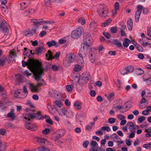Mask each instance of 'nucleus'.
Here are the masks:
<instances>
[{"label": "nucleus", "mask_w": 151, "mask_h": 151, "mask_svg": "<svg viewBox=\"0 0 151 151\" xmlns=\"http://www.w3.org/2000/svg\"><path fill=\"white\" fill-rule=\"evenodd\" d=\"M22 66L25 67L27 65V67L33 73L35 79L37 80V76L40 72V68H42L41 64L38 60L30 58L27 60V62L24 60L22 61Z\"/></svg>", "instance_id": "obj_1"}, {"label": "nucleus", "mask_w": 151, "mask_h": 151, "mask_svg": "<svg viewBox=\"0 0 151 151\" xmlns=\"http://www.w3.org/2000/svg\"><path fill=\"white\" fill-rule=\"evenodd\" d=\"M40 73L39 72V75L37 76L38 79L37 80H35L37 82V85L35 86L32 84L31 82H28V84L29 85V87L32 91L38 92L39 89L37 88V87H40L42 85H45L46 83L44 81V80L41 79V74L43 73V69L42 68H40Z\"/></svg>", "instance_id": "obj_2"}, {"label": "nucleus", "mask_w": 151, "mask_h": 151, "mask_svg": "<svg viewBox=\"0 0 151 151\" xmlns=\"http://www.w3.org/2000/svg\"><path fill=\"white\" fill-rule=\"evenodd\" d=\"M28 113L24 114L23 116L24 118L28 119L29 121L31 119L36 118L37 119H40L42 117V116L40 114V112L34 113L35 111V110H30L29 109H27Z\"/></svg>", "instance_id": "obj_3"}, {"label": "nucleus", "mask_w": 151, "mask_h": 151, "mask_svg": "<svg viewBox=\"0 0 151 151\" xmlns=\"http://www.w3.org/2000/svg\"><path fill=\"white\" fill-rule=\"evenodd\" d=\"M75 55L72 53L67 55L63 61V65L66 67L69 66L71 63L74 62L75 60Z\"/></svg>", "instance_id": "obj_4"}, {"label": "nucleus", "mask_w": 151, "mask_h": 151, "mask_svg": "<svg viewBox=\"0 0 151 151\" xmlns=\"http://www.w3.org/2000/svg\"><path fill=\"white\" fill-rule=\"evenodd\" d=\"M97 13L100 17H106L108 12L106 5L104 4L100 5L97 10Z\"/></svg>", "instance_id": "obj_5"}, {"label": "nucleus", "mask_w": 151, "mask_h": 151, "mask_svg": "<svg viewBox=\"0 0 151 151\" xmlns=\"http://www.w3.org/2000/svg\"><path fill=\"white\" fill-rule=\"evenodd\" d=\"M83 45L85 46L88 47V46H91L93 44V40L90 34L88 33H85L83 35Z\"/></svg>", "instance_id": "obj_6"}, {"label": "nucleus", "mask_w": 151, "mask_h": 151, "mask_svg": "<svg viewBox=\"0 0 151 151\" xmlns=\"http://www.w3.org/2000/svg\"><path fill=\"white\" fill-rule=\"evenodd\" d=\"M90 78L89 73L86 72L83 73L80 77L78 82L80 84H84L86 83Z\"/></svg>", "instance_id": "obj_7"}, {"label": "nucleus", "mask_w": 151, "mask_h": 151, "mask_svg": "<svg viewBox=\"0 0 151 151\" xmlns=\"http://www.w3.org/2000/svg\"><path fill=\"white\" fill-rule=\"evenodd\" d=\"M83 31V28L81 27H79L72 32L71 37L74 39L78 38L81 36Z\"/></svg>", "instance_id": "obj_8"}, {"label": "nucleus", "mask_w": 151, "mask_h": 151, "mask_svg": "<svg viewBox=\"0 0 151 151\" xmlns=\"http://www.w3.org/2000/svg\"><path fill=\"white\" fill-rule=\"evenodd\" d=\"M0 30L3 32L6 35H9L8 25L5 20L0 22Z\"/></svg>", "instance_id": "obj_9"}, {"label": "nucleus", "mask_w": 151, "mask_h": 151, "mask_svg": "<svg viewBox=\"0 0 151 151\" xmlns=\"http://www.w3.org/2000/svg\"><path fill=\"white\" fill-rule=\"evenodd\" d=\"M88 47L86 46H84L83 45H81V47L80 49L79 53V56L81 58V64L83 63V57H85L86 55L87 54V50Z\"/></svg>", "instance_id": "obj_10"}, {"label": "nucleus", "mask_w": 151, "mask_h": 151, "mask_svg": "<svg viewBox=\"0 0 151 151\" xmlns=\"http://www.w3.org/2000/svg\"><path fill=\"white\" fill-rule=\"evenodd\" d=\"M31 22L33 23L34 25L37 27L40 25L44 24H52L54 22L52 21H38V20L36 19H32Z\"/></svg>", "instance_id": "obj_11"}, {"label": "nucleus", "mask_w": 151, "mask_h": 151, "mask_svg": "<svg viewBox=\"0 0 151 151\" xmlns=\"http://www.w3.org/2000/svg\"><path fill=\"white\" fill-rule=\"evenodd\" d=\"M91 147L90 151H101L100 148L98 147L97 142L94 140H91Z\"/></svg>", "instance_id": "obj_12"}, {"label": "nucleus", "mask_w": 151, "mask_h": 151, "mask_svg": "<svg viewBox=\"0 0 151 151\" xmlns=\"http://www.w3.org/2000/svg\"><path fill=\"white\" fill-rule=\"evenodd\" d=\"M96 50L95 49L92 50L91 52L89 53V58L91 63H93L95 61V60L96 57Z\"/></svg>", "instance_id": "obj_13"}, {"label": "nucleus", "mask_w": 151, "mask_h": 151, "mask_svg": "<svg viewBox=\"0 0 151 151\" xmlns=\"http://www.w3.org/2000/svg\"><path fill=\"white\" fill-rule=\"evenodd\" d=\"M36 138L37 139V141L40 144L43 145L46 144V145H48L49 141L45 139L40 137H37Z\"/></svg>", "instance_id": "obj_14"}, {"label": "nucleus", "mask_w": 151, "mask_h": 151, "mask_svg": "<svg viewBox=\"0 0 151 151\" xmlns=\"http://www.w3.org/2000/svg\"><path fill=\"white\" fill-rule=\"evenodd\" d=\"M24 126L27 129L32 131H35L37 129L36 127L31 123H26L24 125Z\"/></svg>", "instance_id": "obj_15"}, {"label": "nucleus", "mask_w": 151, "mask_h": 151, "mask_svg": "<svg viewBox=\"0 0 151 151\" xmlns=\"http://www.w3.org/2000/svg\"><path fill=\"white\" fill-rule=\"evenodd\" d=\"M127 125V126L129 127L128 129L130 131H132L133 130L139 128L137 125H134L133 123L132 122H128Z\"/></svg>", "instance_id": "obj_16"}, {"label": "nucleus", "mask_w": 151, "mask_h": 151, "mask_svg": "<svg viewBox=\"0 0 151 151\" xmlns=\"http://www.w3.org/2000/svg\"><path fill=\"white\" fill-rule=\"evenodd\" d=\"M113 136L114 141L117 143L118 145L124 143L123 141L116 134H114Z\"/></svg>", "instance_id": "obj_17"}, {"label": "nucleus", "mask_w": 151, "mask_h": 151, "mask_svg": "<svg viewBox=\"0 0 151 151\" xmlns=\"http://www.w3.org/2000/svg\"><path fill=\"white\" fill-rule=\"evenodd\" d=\"M30 1H27L20 4L21 10H22L28 7L30 5Z\"/></svg>", "instance_id": "obj_18"}, {"label": "nucleus", "mask_w": 151, "mask_h": 151, "mask_svg": "<svg viewBox=\"0 0 151 151\" xmlns=\"http://www.w3.org/2000/svg\"><path fill=\"white\" fill-rule=\"evenodd\" d=\"M35 10L33 9H30L25 10L23 13V14L25 16H27L33 14L35 12Z\"/></svg>", "instance_id": "obj_19"}, {"label": "nucleus", "mask_w": 151, "mask_h": 151, "mask_svg": "<svg viewBox=\"0 0 151 151\" xmlns=\"http://www.w3.org/2000/svg\"><path fill=\"white\" fill-rule=\"evenodd\" d=\"M7 116L8 118H11L12 120H14L15 119L16 116L14 113V109H11L10 112L7 114Z\"/></svg>", "instance_id": "obj_20"}, {"label": "nucleus", "mask_w": 151, "mask_h": 151, "mask_svg": "<svg viewBox=\"0 0 151 151\" xmlns=\"http://www.w3.org/2000/svg\"><path fill=\"white\" fill-rule=\"evenodd\" d=\"M68 110L66 108H63L58 111L59 114L61 116H65Z\"/></svg>", "instance_id": "obj_21"}, {"label": "nucleus", "mask_w": 151, "mask_h": 151, "mask_svg": "<svg viewBox=\"0 0 151 151\" xmlns=\"http://www.w3.org/2000/svg\"><path fill=\"white\" fill-rule=\"evenodd\" d=\"M133 22L132 20L130 19L127 21V26L128 29L131 31L132 30L133 27Z\"/></svg>", "instance_id": "obj_22"}, {"label": "nucleus", "mask_w": 151, "mask_h": 151, "mask_svg": "<svg viewBox=\"0 0 151 151\" xmlns=\"http://www.w3.org/2000/svg\"><path fill=\"white\" fill-rule=\"evenodd\" d=\"M47 44L49 47H51L55 45L57 47L58 46V43H57L54 40H52L51 41H48L47 42Z\"/></svg>", "instance_id": "obj_23"}, {"label": "nucleus", "mask_w": 151, "mask_h": 151, "mask_svg": "<svg viewBox=\"0 0 151 151\" xmlns=\"http://www.w3.org/2000/svg\"><path fill=\"white\" fill-rule=\"evenodd\" d=\"M36 31V29H33L31 30L27 31L25 32L24 34V35L27 36H32L35 33Z\"/></svg>", "instance_id": "obj_24"}, {"label": "nucleus", "mask_w": 151, "mask_h": 151, "mask_svg": "<svg viewBox=\"0 0 151 151\" xmlns=\"http://www.w3.org/2000/svg\"><path fill=\"white\" fill-rule=\"evenodd\" d=\"M1 9L2 12L4 14H6L8 13V10L6 5H1Z\"/></svg>", "instance_id": "obj_25"}, {"label": "nucleus", "mask_w": 151, "mask_h": 151, "mask_svg": "<svg viewBox=\"0 0 151 151\" xmlns=\"http://www.w3.org/2000/svg\"><path fill=\"white\" fill-rule=\"evenodd\" d=\"M46 56L48 60H51L53 59V55L50 50H48L47 53L46 54Z\"/></svg>", "instance_id": "obj_26"}, {"label": "nucleus", "mask_w": 151, "mask_h": 151, "mask_svg": "<svg viewBox=\"0 0 151 151\" xmlns=\"http://www.w3.org/2000/svg\"><path fill=\"white\" fill-rule=\"evenodd\" d=\"M141 13V11L140 10H137L135 14V21L136 22H139Z\"/></svg>", "instance_id": "obj_27"}, {"label": "nucleus", "mask_w": 151, "mask_h": 151, "mask_svg": "<svg viewBox=\"0 0 151 151\" xmlns=\"http://www.w3.org/2000/svg\"><path fill=\"white\" fill-rule=\"evenodd\" d=\"M113 42L116 46L120 48H121L123 47L121 42L117 40H114L113 41Z\"/></svg>", "instance_id": "obj_28"}, {"label": "nucleus", "mask_w": 151, "mask_h": 151, "mask_svg": "<svg viewBox=\"0 0 151 151\" xmlns=\"http://www.w3.org/2000/svg\"><path fill=\"white\" fill-rule=\"evenodd\" d=\"M81 104L79 102H75L74 104V106L75 108L77 109H80L81 108Z\"/></svg>", "instance_id": "obj_29"}, {"label": "nucleus", "mask_w": 151, "mask_h": 151, "mask_svg": "<svg viewBox=\"0 0 151 151\" xmlns=\"http://www.w3.org/2000/svg\"><path fill=\"white\" fill-rule=\"evenodd\" d=\"M47 106L49 112L52 114H54L55 112V110L54 107L52 106L49 104H47Z\"/></svg>", "instance_id": "obj_30"}, {"label": "nucleus", "mask_w": 151, "mask_h": 151, "mask_svg": "<svg viewBox=\"0 0 151 151\" xmlns=\"http://www.w3.org/2000/svg\"><path fill=\"white\" fill-rule=\"evenodd\" d=\"M6 147V144L4 142H3L0 140V148L2 149L3 150H5Z\"/></svg>", "instance_id": "obj_31"}, {"label": "nucleus", "mask_w": 151, "mask_h": 151, "mask_svg": "<svg viewBox=\"0 0 151 151\" xmlns=\"http://www.w3.org/2000/svg\"><path fill=\"white\" fill-rule=\"evenodd\" d=\"M97 24L94 21H92L91 22L90 24V28L91 30H92L93 29L96 27Z\"/></svg>", "instance_id": "obj_32"}, {"label": "nucleus", "mask_w": 151, "mask_h": 151, "mask_svg": "<svg viewBox=\"0 0 151 151\" xmlns=\"http://www.w3.org/2000/svg\"><path fill=\"white\" fill-rule=\"evenodd\" d=\"M65 131L64 129H60L57 132L59 137H62L65 134Z\"/></svg>", "instance_id": "obj_33"}, {"label": "nucleus", "mask_w": 151, "mask_h": 151, "mask_svg": "<svg viewBox=\"0 0 151 151\" xmlns=\"http://www.w3.org/2000/svg\"><path fill=\"white\" fill-rule=\"evenodd\" d=\"M36 151H50L48 149L42 146L40 147L38 149H36Z\"/></svg>", "instance_id": "obj_34"}, {"label": "nucleus", "mask_w": 151, "mask_h": 151, "mask_svg": "<svg viewBox=\"0 0 151 151\" xmlns=\"http://www.w3.org/2000/svg\"><path fill=\"white\" fill-rule=\"evenodd\" d=\"M6 59V58L5 57H3V58L0 57V66L4 65Z\"/></svg>", "instance_id": "obj_35"}, {"label": "nucleus", "mask_w": 151, "mask_h": 151, "mask_svg": "<svg viewBox=\"0 0 151 151\" xmlns=\"http://www.w3.org/2000/svg\"><path fill=\"white\" fill-rule=\"evenodd\" d=\"M144 71L143 70L140 68H137L136 70V73L137 75H140L143 74Z\"/></svg>", "instance_id": "obj_36"}, {"label": "nucleus", "mask_w": 151, "mask_h": 151, "mask_svg": "<svg viewBox=\"0 0 151 151\" xmlns=\"http://www.w3.org/2000/svg\"><path fill=\"white\" fill-rule=\"evenodd\" d=\"M100 129L101 131H106L107 132H109L111 130V129L109 126H104L101 127Z\"/></svg>", "instance_id": "obj_37"}, {"label": "nucleus", "mask_w": 151, "mask_h": 151, "mask_svg": "<svg viewBox=\"0 0 151 151\" xmlns=\"http://www.w3.org/2000/svg\"><path fill=\"white\" fill-rule=\"evenodd\" d=\"M130 42V41L128 39H125L123 42V45L125 47H127L129 46V43Z\"/></svg>", "instance_id": "obj_38"}, {"label": "nucleus", "mask_w": 151, "mask_h": 151, "mask_svg": "<svg viewBox=\"0 0 151 151\" xmlns=\"http://www.w3.org/2000/svg\"><path fill=\"white\" fill-rule=\"evenodd\" d=\"M57 93L55 91H52L49 92V95L52 97H55L57 98L56 96V94Z\"/></svg>", "instance_id": "obj_39"}, {"label": "nucleus", "mask_w": 151, "mask_h": 151, "mask_svg": "<svg viewBox=\"0 0 151 151\" xmlns=\"http://www.w3.org/2000/svg\"><path fill=\"white\" fill-rule=\"evenodd\" d=\"M111 21V19L107 20L104 23H103L102 24V27H105L106 26L109 24Z\"/></svg>", "instance_id": "obj_40"}, {"label": "nucleus", "mask_w": 151, "mask_h": 151, "mask_svg": "<svg viewBox=\"0 0 151 151\" xmlns=\"http://www.w3.org/2000/svg\"><path fill=\"white\" fill-rule=\"evenodd\" d=\"M78 22L79 23H81V25H83L86 23L85 20L82 17H80L78 19Z\"/></svg>", "instance_id": "obj_41"}, {"label": "nucleus", "mask_w": 151, "mask_h": 151, "mask_svg": "<svg viewBox=\"0 0 151 151\" xmlns=\"http://www.w3.org/2000/svg\"><path fill=\"white\" fill-rule=\"evenodd\" d=\"M114 96V94L113 93H110L107 97L109 101H111L113 99Z\"/></svg>", "instance_id": "obj_42"}, {"label": "nucleus", "mask_w": 151, "mask_h": 151, "mask_svg": "<svg viewBox=\"0 0 151 151\" xmlns=\"http://www.w3.org/2000/svg\"><path fill=\"white\" fill-rule=\"evenodd\" d=\"M81 67L78 65H76L73 68L74 70L75 71H79L81 70Z\"/></svg>", "instance_id": "obj_43"}, {"label": "nucleus", "mask_w": 151, "mask_h": 151, "mask_svg": "<svg viewBox=\"0 0 151 151\" xmlns=\"http://www.w3.org/2000/svg\"><path fill=\"white\" fill-rule=\"evenodd\" d=\"M66 88L68 91H71L73 89V86L72 84H71L70 85H67Z\"/></svg>", "instance_id": "obj_44"}, {"label": "nucleus", "mask_w": 151, "mask_h": 151, "mask_svg": "<svg viewBox=\"0 0 151 151\" xmlns=\"http://www.w3.org/2000/svg\"><path fill=\"white\" fill-rule=\"evenodd\" d=\"M55 105L59 107H60L62 106V104L61 102L59 100H56L55 101Z\"/></svg>", "instance_id": "obj_45"}, {"label": "nucleus", "mask_w": 151, "mask_h": 151, "mask_svg": "<svg viewBox=\"0 0 151 151\" xmlns=\"http://www.w3.org/2000/svg\"><path fill=\"white\" fill-rule=\"evenodd\" d=\"M126 70L127 71L129 72H132L134 70V68L133 66H128Z\"/></svg>", "instance_id": "obj_46"}, {"label": "nucleus", "mask_w": 151, "mask_h": 151, "mask_svg": "<svg viewBox=\"0 0 151 151\" xmlns=\"http://www.w3.org/2000/svg\"><path fill=\"white\" fill-rule=\"evenodd\" d=\"M116 119L113 118H110L108 119L109 123L111 124H113L115 123Z\"/></svg>", "instance_id": "obj_47"}, {"label": "nucleus", "mask_w": 151, "mask_h": 151, "mask_svg": "<svg viewBox=\"0 0 151 151\" xmlns=\"http://www.w3.org/2000/svg\"><path fill=\"white\" fill-rule=\"evenodd\" d=\"M151 78V76H150V77L149 78L146 79H144V81L147 84L149 85L151 84V81L149 79Z\"/></svg>", "instance_id": "obj_48"}, {"label": "nucleus", "mask_w": 151, "mask_h": 151, "mask_svg": "<svg viewBox=\"0 0 151 151\" xmlns=\"http://www.w3.org/2000/svg\"><path fill=\"white\" fill-rule=\"evenodd\" d=\"M147 104H146L140 102V103L139 105V106L140 108L142 109L145 108Z\"/></svg>", "instance_id": "obj_49"}, {"label": "nucleus", "mask_w": 151, "mask_h": 151, "mask_svg": "<svg viewBox=\"0 0 151 151\" xmlns=\"http://www.w3.org/2000/svg\"><path fill=\"white\" fill-rule=\"evenodd\" d=\"M51 68L53 70L55 71H57L59 68V67L55 65H52Z\"/></svg>", "instance_id": "obj_50"}, {"label": "nucleus", "mask_w": 151, "mask_h": 151, "mask_svg": "<svg viewBox=\"0 0 151 151\" xmlns=\"http://www.w3.org/2000/svg\"><path fill=\"white\" fill-rule=\"evenodd\" d=\"M143 147L147 149L150 148L151 147V142H150L147 144H144L143 145Z\"/></svg>", "instance_id": "obj_51"}, {"label": "nucleus", "mask_w": 151, "mask_h": 151, "mask_svg": "<svg viewBox=\"0 0 151 151\" xmlns=\"http://www.w3.org/2000/svg\"><path fill=\"white\" fill-rule=\"evenodd\" d=\"M42 50V48L41 47L38 48L36 49V53L39 54L41 52Z\"/></svg>", "instance_id": "obj_52"}, {"label": "nucleus", "mask_w": 151, "mask_h": 151, "mask_svg": "<svg viewBox=\"0 0 151 151\" xmlns=\"http://www.w3.org/2000/svg\"><path fill=\"white\" fill-rule=\"evenodd\" d=\"M24 51L23 54L24 55H26L27 56H28V54L29 50L27 48H24Z\"/></svg>", "instance_id": "obj_53"}, {"label": "nucleus", "mask_w": 151, "mask_h": 151, "mask_svg": "<svg viewBox=\"0 0 151 151\" xmlns=\"http://www.w3.org/2000/svg\"><path fill=\"white\" fill-rule=\"evenodd\" d=\"M145 118L143 116H142L140 117L139 118L138 120L140 123L144 121L145 120Z\"/></svg>", "instance_id": "obj_54"}, {"label": "nucleus", "mask_w": 151, "mask_h": 151, "mask_svg": "<svg viewBox=\"0 0 151 151\" xmlns=\"http://www.w3.org/2000/svg\"><path fill=\"white\" fill-rule=\"evenodd\" d=\"M140 102H141L143 103L146 104H148V101L144 97H143L141 100L140 101Z\"/></svg>", "instance_id": "obj_55"}, {"label": "nucleus", "mask_w": 151, "mask_h": 151, "mask_svg": "<svg viewBox=\"0 0 151 151\" xmlns=\"http://www.w3.org/2000/svg\"><path fill=\"white\" fill-rule=\"evenodd\" d=\"M122 75H124L127 73V71L126 68H123L120 71Z\"/></svg>", "instance_id": "obj_56"}, {"label": "nucleus", "mask_w": 151, "mask_h": 151, "mask_svg": "<svg viewBox=\"0 0 151 151\" xmlns=\"http://www.w3.org/2000/svg\"><path fill=\"white\" fill-rule=\"evenodd\" d=\"M137 49L139 52H142L143 50V48L139 45H137L136 46Z\"/></svg>", "instance_id": "obj_57"}, {"label": "nucleus", "mask_w": 151, "mask_h": 151, "mask_svg": "<svg viewBox=\"0 0 151 151\" xmlns=\"http://www.w3.org/2000/svg\"><path fill=\"white\" fill-rule=\"evenodd\" d=\"M60 52H57L56 53L55 55H54V56H53V59H58L60 56Z\"/></svg>", "instance_id": "obj_58"}, {"label": "nucleus", "mask_w": 151, "mask_h": 151, "mask_svg": "<svg viewBox=\"0 0 151 151\" xmlns=\"http://www.w3.org/2000/svg\"><path fill=\"white\" fill-rule=\"evenodd\" d=\"M88 144L89 142L88 141L86 140L84 141L83 142V146L84 147L86 148L87 147Z\"/></svg>", "instance_id": "obj_59"}, {"label": "nucleus", "mask_w": 151, "mask_h": 151, "mask_svg": "<svg viewBox=\"0 0 151 151\" xmlns=\"http://www.w3.org/2000/svg\"><path fill=\"white\" fill-rule=\"evenodd\" d=\"M50 132V129H45L44 130L42 131V133L43 134H47Z\"/></svg>", "instance_id": "obj_60"}, {"label": "nucleus", "mask_w": 151, "mask_h": 151, "mask_svg": "<svg viewBox=\"0 0 151 151\" xmlns=\"http://www.w3.org/2000/svg\"><path fill=\"white\" fill-rule=\"evenodd\" d=\"M20 93V92L19 90H17L15 91L14 95L16 97H19V95Z\"/></svg>", "instance_id": "obj_61"}, {"label": "nucleus", "mask_w": 151, "mask_h": 151, "mask_svg": "<svg viewBox=\"0 0 151 151\" xmlns=\"http://www.w3.org/2000/svg\"><path fill=\"white\" fill-rule=\"evenodd\" d=\"M135 131H134L133 132H131L129 136V138H132L133 137H134L135 135Z\"/></svg>", "instance_id": "obj_62"}, {"label": "nucleus", "mask_w": 151, "mask_h": 151, "mask_svg": "<svg viewBox=\"0 0 151 151\" xmlns=\"http://www.w3.org/2000/svg\"><path fill=\"white\" fill-rule=\"evenodd\" d=\"M103 34L105 37L107 39H109L111 37L110 35L108 32H103Z\"/></svg>", "instance_id": "obj_63"}, {"label": "nucleus", "mask_w": 151, "mask_h": 151, "mask_svg": "<svg viewBox=\"0 0 151 151\" xmlns=\"http://www.w3.org/2000/svg\"><path fill=\"white\" fill-rule=\"evenodd\" d=\"M147 34L148 35L151 37V27H150L147 28Z\"/></svg>", "instance_id": "obj_64"}]
</instances>
